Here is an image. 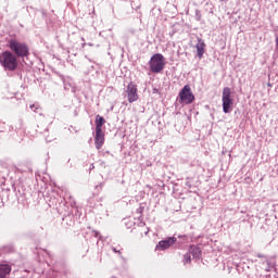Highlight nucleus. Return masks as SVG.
<instances>
[{
  "instance_id": "obj_1",
  "label": "nucleus",
  "mask_w": 278,
  "mask_h": 278,
  "mask_svg": "<svg viewBox=\"0 0 278 278\" xmlns=\"http://www.w3.org/2000/svg\"><path fill=\"white\" fill-rule=\"evenodd\" d=\"M9 49L15 58H28L29 55V46L16 39L9 40Z\"/></svg>"
},
{
  "instance_id": "obj_2",
  "label": "nucleus",
  "mask_w": 278,
  "mask_h": 278,
  "mask_svg": "<svg viewBox=\"0 0 278 278\" xmlns=\"http://www.w3.org/2000/svg\"><path fill=\"white\" fill-rule=\"evenodd\" d=\"M0 64L5 71H16L18 68V61L11 51H4L0 54Z\"/></svg>"
},
{
  "instance_id": "obj_3",
  "label": "nucleus",
  "mask_w": 278,
  "mask_h": 278,
  "mask_svg": "<svg viewBox=\"0 0 278 278\" xmlns=\"http://www.w3.org/2000/svg\"><path fill=\"white\" fill-rule=\"evenodd\" d=\"M151 73H162L166 66V59L161 53L152 55L149 62Z\"/></svg>"
},
{
  "instance_id": "obj_4",
  "label": "nucleus",
  "mask_w": 278,
  "mask_h": 278,
  "mask_svg": "<svg viewBox=\"0 0 278 278\" xmlns=\"http://www.w3.org/2000/svg\"><path fill=\"white\" fill-rule=\"evenodd\" d=\"M222 102L225 114H229V112H231V108L233 106V97H231V88L225 87L223 89Z\"/></svg>"
},
{
  "instance_id": "obj_5",
  "label": "nucleus",
  "mask_w": 278,
  "mask_h": 278,
  "mask_svg": "<svg viewBox=\"0 0 278 278\" xmlns=\"http://www.w3.org/2000/svg\"><path fill=\"white\" fill-rule=\"evenodd\" d=\"M180 103H186V105H190L194 101V93H192V88L190 85H186L179 92Z\"/></svg>"
},
{
  "instance_id": "obj_6",
  "label": "nucleus",
  "mask_w": 278,
  "mask_h": 278,
  "mask_svg": "<svg viewBox=\"0 0 278 278\" xmlns=\"http://www.w3.org/2000/svg\"><path fill=\"white\" fill-rule=\"evenodd\" d=\"M126 94L130 103H135V101H138V86H136L134 83H129L126 87Z\"/></svg>"
},
{
  "instance_id": "obj_7",
  "label": "nucleus",
  "mask_w": 278,
  "mask_h": 278,
  "mask_svg": "<svg viewBox=\"0 0 278 278\" xmlns=\"http://www.w3.org/2000/svg\"><path fill=\"white\" fill-rule=\"evenodd\" d=\"M175 242H177V238L176 237H169L165 240H162L157 243V245L155 247L156 251H166V249H170V247H173V244H175Z\"/></svg>"
},
{
  "instance_id": "obj_8",
  "label": "nucleus",
  "mask_w": 278,
  "mask_h": 278,
  "mask_svg": "<svg viewBox=\"0 0 278 278\" xmlns=\"http://www.w3.org/2000/svg\"><path fill=\"white\" fill-rule=\"evenodd\" d=\"M104 142H105V134H103V130L96 131V137H94L96 149H101Z\"/></svg>"
},
{
  "instance_id": "obj_9",
  "label": "nucleus",
  "mask_w": 278,
  "mask_h": 278,
  "mask_svg": "<svg viewBox=\"0 0 278 278\" xmlns=\"http://www.w3.org/2000/svg\"><path fill=\"white\" fill-rule=\"evenodd\" d=\"M12 273V266L9 264H0V278H8Z\"/></svg>"
},
{
  "instance_id": "obj_10",
  "label": "nucleus",
  "mask_w": 278,
  "mask_h": 278,
  "mask_svg": "<svg viewBox=\"0 0 278 278\" xmlns=\"http://www.w3.org/2000/svg\"><path fill=\"white\" fill-rule=\"evenodd\" d=\"M195 49L198 51V58L201 60V58H203V53H205V41H203L201 38H198Z\"/></svg>"
},
{
  "instance_id": "obj_11",
  "label": "nucleus",
  "mask_w": 278,
  "mask_h": 278,
  "mask_svg": "<svg viewBox=\"0 0 278 278\" xmlns=\"http://www.w3.org/2000/svg\"><path fill=\"white\" fill-rule=\"evenodd\" d=\"M105 125V118L101 115L96 116V131H103Z\"/></svg>"
},
{
  "instance_id": "obj_12",
  "label": "nucleus",
  "mask_w": 278,
  "mask_h": 278,
  "mask_svg": "<svg viewBox=\"0 0 278 278\" xmlns=\"http://www.w3.org/2000/svg\"><path fill=\"white\" fill-rule=\"evenodd\" d=\"M190 255H193V257L199 258L201 257V249H199L197 245H192L189 249Z\"/></svg>"
},
{
  "instance_id": "obj_13",
  "label": "nucleus",
  "mask_w": 278,
  "mask_h": 278,
  "mask_svg": "<svg viewBox=\"0 0 278 278\" xmlns=\"http://www.w3.org/2000/svg\"><path fill=\"white\" fill-rule=\"evenodd\" d=\"M192 263V255L187 252L185 255H184V264H191Z\"/></svg>"
},
{
  "instance_id": "obj_14",
  "label": "nucleus",
  "mask_w": 278,
  "mask_h": 278,
  "mask_svg": "<svg viewBox=\"0 0 278 278\" xmlns=\"http://www.w3.org/2000/svg\"><path fill=\"white\" fill-rule=\"evenodd\" d=\"M30 110H33V112H38V110H40V104L38 103L31 104Z\"/></svg>"
},
{
  "instance_id": "obj_15",
  "label": "nucleus",
  "mask_w": 278,
  "mask_h": 278,
  "mask_svg": "<svg viewBox=\"0 0 278 278\" xmlns=\"http://www.w3.org/2000/svg\"><path fill=\"white\" fill-rule=\"evenodd\" d=\"M114 253H118V255L122 254L121 250H116V248H113Z\"/></svg>"
}]
</instances>
